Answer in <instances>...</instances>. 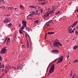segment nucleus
I'll list each match as a JSON object with an SVG mask.
<instances>
[{
	"label": "nucleus",
	"instance_id": "nucleus-20",
	"mask_svg": "<svg viewBox=\"0 0 78 78\" xmlns=\"http://www.w3.org/2000/svg\"><path fill=\"white\" fill-rule=\"evenodd\" d=\"M55 34L54 32H48V34Z\"/></svg>",
	"mask_w": 78,
	"mask_h": 78
},
{
	"label": "nucleus",
	"instance_id": "nucleus-58",
	"mask_svg": "<svg viewBox=\"0 0 78 78\" xmlns=\"http://www.w3.org/2000/svg\"><path fill=\"white\" fill-rule=\"evenodd\" d=\"M27 45H29V43L28 42H27Z\"/></svg>",
	"mask_w": 78,
	"mask_h": 78
},
{
	"label": "nucleus",
	"instance_id": "nucleus-27",
	"mask_svg": "<svg viewBox=\"0 0 78 78\" xmlns=\"http://www.w3.org/2000/svg\"><path fill=\"white\" fill-rule=\"evenodd\" d=\"M76 62H78V60H76L73 62V63H76Z\"/></svg>",
	"mask_w": 78,
	"mask_h": 78
},
{
	"label": "nucleus",
	"instance_id": "nucleus-41",
	"mask_svg": "<svg viewBox=\"0 0 78 78\" xmlns=\"http://www.w3.org/2000/svg\"><path fill=\"white\" fill-rule=\"evenodd\" d=\"M60 12L59 11H58L57 12H56L55 13V14L57 15V14H59Z\"/></svg>",
	"mask_w": 78,
	"mask_h": 78
},
{
	"label": "nucleus",
	"instance_id": "nucleus-53",
	"mask_svg": "<svg viewBox=\"0 0 78 78\" xmlns=\"http://www.w3.org/2000/svg\"><path fill=\"white\" fill-rule=\"evenodd\" d=\"M7 39H8V38L7 37H6L5 38V40H6V41H7Z\"/></svg>",
	"mask_w": 78,
	"mask_h": 78
},
{
	"label": "nucleus",
	"instance_id": "nucleus-16",
	"mask_svg": "<svg viewBox=\"0 0 78 78\" xmlns=\"http://www.w3.org/2000/svg\"><path fill=\"white\" fill-rule=\"evenodd\" d=\"M12 26V24L11 23H9L8 24V27L9 28H11Z\"/></svg>",
	"mask_w": 78,
	"mask_h": 78
},
{
	"label": "nucleus",
	"instance_id": "nucleus-13",
	"mask_svg": "<svg viewBox=\"0 0 78 78\" xmlns=\"http://www.w3.org/2000/svg\"><path fill=\"white\" fill-rule=\"evenodd\" d=\"M48 12L49 13V14H50L51 15H52V14L54 13V11H53V10H51L50 12Z\"/></svg>",
	"mask_w": 78,
	"mask_h": 78
},
{
	"label": "nucleus",
	"instance_id": "nucleus-4",
	"mask_svg": "<svg viewBox=\"0 0 78 78\" xmlns=\"http://www.w3.org/2000/svg\"><path fill=\"white\" fill-rule=\"evenodd\" d=\"M29 13H31L27 16V17H29L30 16V17H33V15H35L36 14V12H34V11L30 12Z\"/></svg>",
	"mask_w": 78,
	"mask_h": 78
},
{
	"label": "nucleus",
	"instance_id": "nucleus-46",
	"mask_svg": "<svg viewBox=\"0 0 78 78\" xmlns=\"http://www.w3.org/2000/svg\"><path fill=\"white\" fill-rule=\"evenodd\" d=\"M6 40H5V41H4V44H5V43H6Z\"/></svg>",
	"mask_w": 78,
	"mask_h": 78
},
{
	"label": "nucleus",
	"instance_id": "nucleus-56",
	"mask_svg": "<svg viewBox=\"0 0 78 78\" xmlns=\"http://www.w3.org/2000/svg\"><path fill=\"white\" fill-rule=\"evenodd\" d=\"M21 26L20 25H19V27H20Z\"/></svg>",
	"mask_w": 78,
	"mask_h": 78
},
{
	"label": "nucleus",
	"instance_id": "nucleus-18",
	"mask_svg": "<svg viewBox=\"0 0 78 78\" xmlns=\"http://www.w3.org/2000/svg\"><path fill=\"white\" fill-rule=\"evenodd\" d=\"M7 20L9 21V22H10L11 21V18L10 17H9L7 18Z\"/></svg>",
	"mask_w": 78,
	"mask_h": 78
},
{
	"label": "nucleus",
	"instance_id": "nucleus-54",
	"mask_svg": "<svg viewBox=\"0 0 78 78\" xmlns=\"http://www.w3.org/2000/svg\"><path fill=\"white\" fill-rule=\"evenodd\" d=\"M59 62H59V61L57 63L58 64Z\"/></svg>",
	"mask_w": 78,
	"mask_h": 78
},
{
	"label": "nucleus",
	"instance_id": "nucleus-48",
	"mask_svg": "<svg viewBox=\"0 0 78 78\" xmlns=\"http://www.w3.org/2000/svg\"><path fill=\"white\" fill-rule=\"evenodd\" d=\"M75 11H76V12H78V9H76L75 10Z\"/></svg>",
	"mask_w": 78,
	"mask_h": 78
},
{
	"label": "nucleus",
	"instance_id": "nucleus-42",
	"mask_svg": "<svg viewBox=\"0 0 78 78\" xmlns=\"http://www.w3.org/2000/svg\"><path fill=\"white\" fill-rule=\"evenodd\" d=\"M72 28L68 29V30H69V31H72Z\"/></svg>",
	"mask_w": 78,
	"mask_h": 78
},
{
	"label": "nucleus",
	"instance_id": "nucleus-21",
	"mask_svg": "<svg viewBox=\"0 0 78 78\" xmlns=\"http://www.w3.org/2000/svg\"><path fill=\"white\" fill-rule=\"evenodd\" d=\"M6 7H5V6L3 5L2 6L0 7V8H1V9H5Z\"/></svg>",
	"mask_w": 78,
	"mask_h": 78
},
{
	"label": "nucleus",
	"instance_id": "nucleus-3",
	"mask_svg": "<svg viewBox=\"0 0 78 78\" xmlns=\"http://www.w3.org/2000/svg\"><path fill=\"white\" fill-rule=\"evenodd\" d=\"M7 51L6 49L3 48L1 51L0 53L1 54H5V53H6Z\"/></svg>",
	"mask_w": 78,
	"mask_h": 78
},
{
	"label": "nucleus",
	"instance_id": "nucleus-59",
	"mask_svg": "<svg viewBox=\"0 0 78 78\" xmlns=\"http://www.w3.org/2000/svg\"><path fill=\"white\" fill-rule=\"evenodd\" d=\"M48 68H49V67L48 66L47 68V70L48 69Z\"/></svg>",
	"mask_w": 78,
	"mask_h": 78
},
{
	"label": "nucleus",
	"instance_id": "nucleus-23",
	"mask_svg": "<svg viewBox=\"0 0 78 78\" xmlns=\"http://www.w3.org/2000/svg\"><path fill=\"white\" fill-rule=\"evenodd\" d=\"M45 25L47 26L48 27H50V23H46L45 24Z\"/></svg>",
	"mask_w": 78,
	"mask_h": 78
},
{
	"label": "nucleus",
	"instance_id": "nucleus-17",
	"mask_svg": "<svg viewBox=\"0 0 78 78\" xmlns=\"http://www.w3.org/2000/svg\"><path fill=\"white\" fill-rule=\"evenodd\" d=\"M26 30H27V31H28L29 32L30 31H31V29H30V28H29V27H26Z\"/></svg>",
	"mask_w": 78,
	"mask_h": 78
},
{
	"label": "nucleus",
	"instance_id": "nucleus-60",
	"mask_svg": "<svg viewBox=\"0 0 78 78\" xmlns=\"http://www.w3.org/2000/svg\"><path fill=\"white\" fill-rule=\"evenodd\" d=\"M6 16H9V15H6Z\"/></svg>",
	"mask_w": 78,
	"mask_h": 78
},
{
	"label": "nucleus",
	"instance_id": "nucleus-31",
	"mask_svg": "<svg viewBox=\"0 0 78 78\" xmlns=\"http://www.w3.org/2000/svg\"><path fill=\"white\" fill-rule=\"evenodd\" d=\"M38 22V20H37L34 22V23H37Z\"/></svg>",
	"mask_w": 78,
	"mask_h": 78
},
{
	"label": "nucleus",
	"instance_id": "nucleus-63",
	"mask_svg": "<svg viewBox=\"0 0 78 78\" xmlns=\"http://www.w3.org/2000/svg\"><path fill=\"white\" fill-rule=\"evenodd\" d=\"M67 58H69V55H68V56Z\"/></svg>",
	"mask_w": 78,
	"mask_h": 78
},
{
	"label": "nucleus",
	"instance_id": "nucleus-22",
	"mask_svg": "<svg viewBox=\"0 0 78 78\" xmlns=\"http://www.w3.org/2000/svg\"><path fill=\"white\" fill-rule=\"evenodd\" d=\"M78 48V46H75L73 47V50H76V48Z\"/></svg>",
	"mask_w": 78,
	"mask_h": 78
},
{
	"label": "nucleus",
	"instance_id": "nucleus-1",
	"mask_svg": "<svg viewBox=\"0 0 78 78\" xmlns=\"http://www.w3.org/2000/svg\"><path fill=\"white\" fill-rule=\"evenodd\" d=\"M55 70V64H54L51 67L49 71V73L50 74L51 73L53 72Z\"/></svg>",
	"mask_w": 78,
	"mask_h": 78
},
{
	"label": "nucleus",
	"instance_id": "nucleus-9",
	"mask_svg": "<svg viewBox=\"0 0 78 78\" xmlns=\"http://www.w3.org/2000/svg\"><path fill=\"white\" fill-rule=\"evenodd\" d=\"M49 13H48V12H46L44 15V19L45 18V17H48L49 16Z\"/></svg>",
	"mask_w": 78,
	"mask_h": 78
},
{
	"label": "nucleus",
	"instance_id": "nucleus-24",
	"mask_svg": "<svg viewBox=\"0 0 78 78\" xmlns=\"http://www.w3.org/2000/svg\"><path fill=\"white\" fill-rule=\"evenodd\" d=\"M5 66V65L4 64H3L2 65L0 66V69H1V68H4V66Z\"/></svg>",
	"mask_w": 78,
	"mask_h": 78
},
{
	"label": "nucleus",
	"instance_id": "nucleus-47",
	"mask_svg": "<svg viewBox=\"0 0 78 78\" xmlns=\"http://www.w3.org/2000/svg\"><path fill=\"white\" fill-rule=\"evenodd\" d=\"M47 38V34H45V37H44V39H46Z\"/></svg>",
	"mask_w": 78,
	"mask_h": 78
},
{
	"label": "nucleus",
	"instance_id": "nucleus-62",
	"mask_svg": "<svg viewBox=\"0 0 78 78\" xmlns=\"http://www.w3.org/2000/svg\"><path fill=\"white\" fill-rule=\"evenodd\" d=\"M75 30V28H74V29H73V30Z\"/></svg>",
	"mask_w": 78,
	"mask_h": 78
},
{
	"label": "nucleus",
	"instance_id": "nucleus-8",
	"mask_svg": "<svg viewBox=\"0 0 78 78\" xmlns=\"http://www.w3.org/2000/svg\"><path fill=\"white\" fill-rule=\"evenodd\" d=\"M53 45L54 47H58V48H59V47H58V41H56L55 42H54L53 44Z\"/></svg>",
	"mask_w": 78,
	"mask_h": 78
},
{
	"label": "nucleus",
	"instance_id": "nucleus-44",
	"mask_svg": "<svg viewBox=\"0 0 78 78\" xmlns=\"http://www.w3.org/2000/svg\"><path fill=\"white\" fill-rule=\"evenodd\" d=\"M29 48L30 47L29 46V44H27V48Z\"/></svg>",
	"mask_w": 78,
	"mask_h": 78
},
{
	"label": "nucleus",
	"instance_id": "nucleus-52",
	"mask_svg": "<svg viewBox=\"0 0 78 78\" xmlns=\"http://www.w3.org/2000/svg\"><path fill=\"white\" fill-rule=\"evenodd\" d=\"M3 71H4V69H2V72H3Z\"/></svg>",
	"mask_w": 78,
	"mask_h": 78
},
{
	"label": "nucleus",
	"instance_id": "nucleus-61",
	"mask_svg": "<svg viewBox=\"0 0 78 78\" xmlns=\"http://www.w3.org/2000/svg\"><path fill=\"white\" fill-rule=\"evenodd\" d=\"M66 42H68L69 40H66Z\"/></svg>",
	"mask_w": 78,
	"mask_h": 78
},
{
	"label": "nucleus",
	"instance_id": "nucleus-33",
	"mask_svg": "<svg viewBox=\"0 0 78 78\" xmlns=\"http://www.w3.org/2000/svg\"><path fill=\"white\" fill-rule=\"evenodd\" d=\"M3 60V58L2 57V56H0V61H2Z\"/></svg>",
	"mask_w": 78,
	"mask_h": 78
},
{
	"label": "nucleus",
	"instance_id": "nucleus-64",
	"mask_svg": "<svg viewBox=\"0 0 78 78\" xmlns=\"http://www.w3.org/2000/svg\"><path fill=\"white\" fill-rule=\"evenodd\" d=\"M50 65H49V66H48V67H50Z\"/></svg>",
	"mask_w": 78,
	"mask_h": 78
},
{
	"label": "nucleus",
	"instance_id": "nucleus-51",
	"mask_svg": "<svg viewBox=\"0 0 78 78\" xmlns=\"http://www.w3.org/2000/svg\"><path fill=\"white\" fill-rule=\"evenodd\" d=\"M39 2H42V0H38Z\"/></svg>",
	"mask_w": 78,
	"mask_h": 78
},
{
	"label": "nucleus",
	"instance_id": "nucleus-45",
	"mask_svg": "<svg viewBox=\"0 0 78 78\" xmlns=\"http://www.w3.org/2000/svg\"><path fill=\"white\" fill-rule=\"evenodd\" d=\"M16 9L18 10V9H17V8H13V10H16Z\"/></svg>",
	"mask_w": 78,
	"mask_h": 78
},
{
	"label": "nucleus",
	"instance_id": "nucleus-36",
	"mask_svg": "<svg viewBox=\"0 0 78 78\" xmlns=\"http://www.w3.org/2000/svg\"><path fill=\"white\" fill-rule=\"evenodd\" d=\"M9 7L7 6L6 7V9H7L8 10V11H9Z\"/></svg>",
	"mask_w": 78,
	"mask_h": 78
},
{
	"label": "nucleus",
	"instance_id": "nucleus-26",
	"mask_svg": "<svg viewBox=\"0 0 78 78\" xmlns=\"http://www.w3.org/2000/svg\"><path fill=\"white\" fill-rule=\"evenodd\" d=\"M58 45H59L60 46H62V44L60 42H59L58 41Z\"/></svg>",
	"mask_w": 78,
	"mask_h": 78
},
{
	"label": "nucleus",
	"instance_id": "nucleus-28",
	"mask_svg": "<svg viewBox=\"0 0 78 78\" xmlns=\"http://www.w3.org/2000/svg\"><path fill=\"white\" fill-rule=\"evenodd\" d=\"M25 45H22L21 46V48H25Z\"/></svg>",
	"mask_w": 78,
	"mask_h": 78
},
{
	"label": "nucleus",
	"instance_id": "nucleus-34",
	"mask_svg": "<svg viewBox=\"0 0 78 78\" xmlns=\"http://www.w3.org/2000/svg\"><path fill=\"white\" fill-rule=\"evenodd\" d=\"M12 69H14V70H16V68L14 66H13L12 67Z\"/></svg>",
	"mask_w": 78,
	"mask_h": 78
},
{
	"label": "nucleus",
	"instance_id": "nucleus-40",
	"mask_svg": "<svg viewBox=\"0 0 78 78\" xmlns=\"http://www.w3.org/2000/svg\"><path fill=\"white\" fill-rule=\"evenodd\" d=\"M40 12L41 13H42V12H43V9H40Z\"/></svg>",
	"mask_w": 78,
	"mask_h": 78
},
{
	"label": "nucleus",
	"instance_id": "nucleus-15",
	"mask_svg": "<svg viewBox=\"0 0 78 78\" xmlns=\"http://www.w3.org/2000/svg\"><path fill=\"white\" fill-rule=\"evenodd\" d=\"M20 8L21 9H24V7H23L22 5H20Z\"/></svg>",
	"mask_w": 78,
	"mask_h": 78
},
{
	"label": "nucleus",
	"instance_id": "nucleus-2",
	"mask_svg": "<svg viewBox=\"0 0 78 78\" xmlns=\"http://www.w3.org/2000/svg\"><path fill=\"white\" fill-rule=\"evenodd\" d=\"M10 68H11V66L9 65H6L5 66V73H7V72L9 71L8 69H9Z\"/></svg>",
	"mask_w": 78,
	"mask_h": 78
},
{
	"label": "nucleus",
	"instance_id": "nucleus-55",
	"mask_svg": "<svg viewBox=\"0 0 78 78\" xmlns=\"http://www.w3.org/2000/svg\"><path fill=\"white\" fill-rule=\"evenodd\" d=\"M36 12H38V10H36Z\"/></svg>",
	"mask_w": 78,
	"mask_h": 78
},
{
	"label": "nucleus",
	"instance_id": "nucleus-10",
	"mask_svg": "<svg viewBox=\"0 0 78 78\" xmlns=\"http://www.w3.org/2000/svg\"><path fill=\"white\" fill-rule=\"evenodd\" d=\"M63 55L61 56L59 58L58 61H59V62H61L63 60Z\"/></svg>",
	"mask_w": 78,
	"mask_h": 78
},
{
	"label": "nucleus",
	"instance_id": "nucleus-43",
	"mask_svg": "<svg viewBox=\"0 0 78 78\" xmlns=\"http://www.w3.org/2000/svg\"><path fill=\"white\" fill-rule=\"evenodd\" d=\"M72 76V71L71 72L70 76Z\"/></svg>",
	"mask_w": 78,
	"mask_h": 78
},
{
	"label": "nucleus",
	"instance_id": "nucleus-57",
	"mask_svg": "<svg viewBox=\"0 0 78 78\" xmlns=\"http://www.w3.org/2000/svg\"><path fill=\"white\" fill-rule=\"evenodd\" d=\"M21 42L22 44H23V42L22 41V40L21 41Z\"/></svg>",
	"mask_w": 78,
	"mask_h": 78
},
{
	"label": "nucleus",
	"instance_id": "nucleus-37",
	"mask_svg": "<svg viewBox=\"0 0 78 78\" xmlns=\"http://www.w3.org/2000/svg\"><path fill=\"white\" fill-rule=\"evenodd\" d=\"M35 9H39V7L37 6H36L34 7Z\"/></svg>",
	"mask_w": 78,
	"mask_h": 78
},
{
	"label": "nucleus",
	"instance_id": "nucleus-14",
	"mask_svg": "<svg viewBox=\"0 0 78 78\" xmlns=\"http://www.w3.org/2000/svg\"><path fill=\"white\" fill-rule=\"evenodd\" d=\"M4 23H9V22L7 18H6L5 20L3 21Z\"/></svg>",
	"mask_w": 78,
	"mask_h": 78
},
{
	"label": "nucleus",
	"instance_id": "nucleus-19",
	"mask_svg": "<svg viewBox=\"0 0 78 78\" xmlns=\"http://www.w3.org/2000/svg\"><path fill=\"white\" fill-rule=\"evenodd\" d=\"M24 27H24L23 25V26H21V28H20L21 30V31H23V30L24 29Z\"/></svg>",
	"mask_w": 78,
	"mask_h": 78
},
{
	"label": "nucleus",
	"instance_id": "nucleus-35",
	"mask_svg": "<svg viewBox=\"0 0 78 78\" xmlns=\"http://www.w3.org/2000/svg\"><path fill=\"white\" fill-rule=\"evenodd\" d=\"M68 33H73V30H72V31H68Z\"/></svg>",
	"mask_w": 78,
	"mask_h": 78
},
{
	"label": "nucleus",
	"instance_id": "nucleus-49",
	"mask_svg": "<svg viewBox=\"0 0 78 78\" xmlns=\"http://www.w3.org/2000/svg\"><path fill=\"white\" fill-rule=\"evenodd\" d=\"M12 7H9L10 9H11V10H12Z\"/></svg>",
	"mask_w": 78,
	"mask_h": 78
},
{
	"label": "nucleus",
	"instance_id": "nucleus-50",
	"mask_svg": "<svg viewBox=\"0 0 78 78\" xmlns=\"http://www.w3.org/2000/svg\"><path fill=\"white\" fill-rule=\"evenodd\" d=\"M45 3L46 4H47V3H48V1H46Z\"/></svg>",
	"mask_w": 78,
	"mask_h": 78
},
{
	"label": "nucleus",
	"instance_id": "nucleus-12",
	"mask_svg": "<svg viewBox=\"0 0 78 78\" xmlns=\"http://www.w3.org/2000/svg\"><path fill=\"white\" fill-rule=\"evenodd\" d=\"M10 38H9L7 41V42H6V45H8L9 44V42H10Z\"/></svg>",
	"mask_w": 78,
	"mask_h": 78
},
{
	"label": "nucleus",
	"instance_id": "nucleus-39",
	"mask_svg": "<svg viewBox=\"0 0 78 78\" xmlns=\"http://www.w3.org/2000/svg\"><path fill=\"white\" fill-rule=\"evenodd\" d=\"M29 7H30L31 8H34V6H30Z\"/></svg>",
	"mask_w": 78,
	"mask_h": 78
},
{
	"label": "nucleus",
	"instance_id": "nucleus-25",
	"mask_svg": "<svg viewBox=\"0 0 78 78\" xmlns=\"http://www.w3.org/2000/svg\"><path fill=\"white\" fill-rule=\"evenodd\" d=\"M75 34L76 35H78V30H76L75 31Z\"/></svg>",
	"mask_w": 78,
	"mask_h": 78
},
{
	"label": "nucleus",
	"instance_id": "nucleus-7",
	"mask_svg": "<svg viewBox=\"0 0 78 78\" xmlns=\"http://www.w3.org/2000/svg\"><path fill=\"white\" fill-rule=\"evenodd\" d=\"M23 67V65L22 64H20L18 66L16 70H19V69H22Z\"/></svg>",
	"mask_w": 78,
	"mask_h": 78
},
{
	"label": "nucleus",
	"instance_id": "nucleus-29",
	"mask_svg": "<svg viewBox=\"0 0 78 78\" xmlns=\"http://www.w3.org/2000/svg\"><path fill=\"white\" fill-rule=\"evenodd\" d=\"M40 4L41 5H45V4H46V3H45V2H42V3H41Z\"/></svg>",
	"mask_w": 78,
	"mask_h": 78
},
{
	"label": "nucleus",
	"instance_id": "nucleus-6",
	"mask_svg": "<svg viewBox=\"0 0 78 78\" xmlns=\"http://www.w3.org/2000/svg\"><path fill=\"white\" fill-rule=\"evenodd\" d=\"M51 52L55 53V54H58L59 53V51L58 50H53L51 51Z\"/></svg>",
	"mask_w": 78,
	"mask_h": 78
},
{
	"label": "nucleus",
	"instance_id": "nucleus-30",
	"mask_svg": "<svg viewBox=\"0 0 78 78\" xmlns=\"http://www.w3.org/2000/svg\"><path fill=\"white\" fill-rule=\"evenodd\" d=\"M22 31H23V30H19L20 33L21 34H23V32Z\"/></svg>",
	"mask_w": 78,
	"mask_h": 78
},
{
	"label": "nucleus",
	"instance_id": "nucleus-5",
	"mask_svg": "<svg viewBox=\"0 0 78 78\" xmlns=\"http://www.w3.org/2000/svg\"><path fill=\"white\" fill-rule=\"evenodd\" d=\"M22 24L24 27H27V21L25 20H22Z\"/></svg>",
	"mask_w": 78,
	"mask_h": 78
},
{
	"label": "nucleus",
	"instance_id": "nucleus-11",
	"mask_svg": "<svg viewBox=\"0 0 78 78\" xmlns=\"http://www.w3.org/2000/svg\"><path fill=\"white\" fill-rule=\"evenodd\" d=\"M77 23H78V21H77L74 22V23L72 24V25H71V27L72 28H73V27H75V25H76V24H77Z\"/></svg>",
	"mask_w": 78,
	"mask_h": 78
},
{
	"label": "nucleus",
	"instance_id": "nucleus-32",
	"mask_svg": "<svg viewBox=\"0 0 78 78\" xmlns=\"http://www.w3.org/2000/svg\"><path fill=\"white\" fill-rule=\"evenodd\" d=\"M76 76V74H74L73 75V76L72 77V78H74L75 77V76Z\"/></svg>",
	"mask_w": 78,
	"mask_h": 78
},
{
	"label": "nucleus",
	"instance_id": "nucleus-38",
	"mask_svg": "<svg viewBox=\"0 0 78 78\" xmlns=\"http://www.w3.org/2000/svg\"><path fill=\"white\" fill-rule=\"evenodd\" d=\"M1 2H2V3L5 4V1H4L3 0H1Z\"/></svg>",
	"mask_w": 78,
	"mask_h": 78
}]
</instances>
